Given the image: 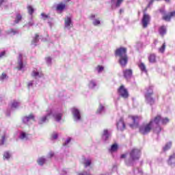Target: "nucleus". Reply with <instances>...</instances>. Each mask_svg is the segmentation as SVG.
<instances>
[{
  "mask_svg": "<svg viewBox=\"0 0 175 175\" xmlns=\"http://www.w3.org/2000/svg\"><path fill=\"white\" fill-rule=\"evenodd\" d=\"M120 158H122V159L126 158V154H122L120 156Z\"/></svg>",
  "mask_w": 175,
  "mask_h": 175,
  "instance_id": "nucleus-52",
  "label": "nucleus"
},
{
  "mask_svg": "<svg viewBox=\"0 0 175 175\" xmlns=\"http://www.w3.org/2000/svg\"><path fill=\"white\" fill-rule=\"evenodd\" d=\"M122 12H124V10H122V9L120 10V13H122Z\"/></svg>",
  "mask_w": 175,
  "mask_h": 175,
  "instance_id": "nucleus-57",
  "label": "nucleus"
},
{
  "mask_svg": "<svg viewBox=\"0 0 175 175\" xmlns=\"http://www.w3.org/2000/svg\"><path fill=\"white\" fill-rule=\"evenodd\" d=\"M154 94V91L152 90V87H149V89L148 90V92L145 94V99L147 102V103H149V105H154L155 103V99L152 98V95Z\"/></svg>",
  "mask_w": 175,
  "mask_h": 175,
  "instance_id": "nucleus-5",
  "label": "nucleus"
},
{
  "mask_svg": "<svg viewBox=\"0 0 175 175\" xmlns=\"http://www.w3.org/2000/svg\"><path fill=\"white\" fill-rule=\"evenodd\" d=\"M95 85H96V84L95 83V82H94V81H91L90 82V87H95Z\"/></svg>",
  "mask_w": 175,
  "mask_h": 175,
  "instance_id": "nucleus-46",
  "label": "nucleus"
},
{
  "mask_svg": "<svg viewBox=\"0 0 175 175\" xmlns=\"http://www.w3.org/2000/svg\"><path fill=\"white\" fill-rule=\"evenodd\" d=\"M72 113L74 116L75 120H77V121H80V120H81V115H80V111L77 108H72Z\"/></svg>",
  "mask_w": 175,
  "mask_h": 175,
  "instance_id": "nucleus-10",
  "label": "nucleus"
},
{
  "mask_svg": "<svg viewBox=\"0 0 175 175\" xmlns=\"http://www.w3.org/2000/svg\"><path fill=\"white\" fill-rule=\"evenodd\" d=\"M66 2H70V0H66Z\"/></svg>",
  "mask_w": 175,
  "mask_h": 175,
  "instance_id": "nucleus-58",
  "label": "nucleus"
},
{
  "mask_svg": "<svg viewBox=\"0 0 175 175\" xmlns=\"http://www.w3.org/2000/svg\"><path fill=\"white\" fill-rule=\"evenodd\" d=\"M2 32V30L1 29H0V33Z\"/></svg>",
  "mask_w": 175,
  "mask_h": 175,
  "instance_id": "nucleus-59",
  "label": "nucleus"
},
{
  "mask_svg": "<svg viewBox=\"0 0 175 175\" xmlns=\"http://www.w3.org/2000/svg\"><path fill=\"white\" fill-rule=\"evenodd\" d=\"M101 137L103 140L105 141L107 140V139L110 137V133H109V130L105 129L103 131Z\"/></svg>",
  "mask_w": 175,
  "mask_h": 175,
  "instance_id": "nucleus-17",
  "label": "nucleus"
},
{
  "mask_svg": "<svg viewBox=\"0 0 175 175\" xmlns=\"http://www.w3.org/2000/svg\"><path fill=\"white\" fill-rule=\"evenodd\" d=\"M51 116V113H48L46 116L42 117L40 120V124H43L44 122H46L47 121V118Z\"/></svg>",
  "mask_w": 175,
  "mask_h": 175,
  "instance_id": "nucleus-25",
  "label": "nucleus"
},
{
  "mask_svg": "<svg viewBox=\"0 0 175 175\" xmlns=\"http://www.w3.org/2000/svg\"><path fill=\"white\" fill-rule=\"evenodd\" d=\"M167 163L169 166H172V167H175V153L169 156Z\"/></svg>",
  "mask_w": 175,
  "mask_h": 175,
  "instance_id": "nucleus-12",
  "label": "nucleus"
},
{
  "mask_svg": "<svg viewBox=\"0 0 175 175\" xmlns=\"http://www.w3.org/2000/svg\"><path fill=\"white\" fill-rule=\"evenodd\" d=\"M54 118H55V121H57L59 122V121H61V120H62V113L55 114Z\"/></svg>",
  "mask_w": 175,
  "mask_h": 175,
  "instance_id": "nucleus-27",
  "label": "nucleus"
},
{
  "mask_svg": "<svg viewBox=\"0 0 175 175\" xmlns=\"http://www.w3.org/2000/svg\"><path fill=\"white\" fill-rule=\"evenodd\" d=\"M154 1H155V0H150L149 2V4L152 5V3H154Z\"/></svg>",
  "mask_w": 175,
  "mask_h": 175,
  "instance_id": "nucleus-54",
  "label": "nucleus"
},
{
  "mask_svg": "<svg viewBox=\"0 0 175 175\" xmlns=\"http://www.w3.org/2000/svg\"><path fill=\"white\" fill-rule=\"evenodd\" d=\"M45 163H46V159H44V157H40L38 160V163L40 166H43V165H44Z\"/></svg>",
  "mask_w": 175,
  "mask_h": 175,
  "instance_id": "nucleus-26",
  "label": "nucleus"
},
{
  "mask_svg": "<svg viewBox=\"0 0 175 175\" xmlns=\"http://www.w3.org/2000/svg\"><path fill=\"white\" fill-rule=\"evenodd\" d=\"M103 69H105V68H103V66H98L97 67V70L99 73H100V72H102V70H103Z\"/></svg>",
  "mask_w": 175,
  "mask_h": 175,
  "instance_id": "nucleus-43",
  "label": "nucleus"
},
{
  "mask_svg": "<svg viewBox=\"0 0 175 175\" xmlns=\"http://www.w3.org/2000/svg\"><path fill=\"white\" fill-rule=\"evenodd\" d=\"M150 6H151V4L148 3L147 7L144 10V15L142 19L143 28H147V27H148V24H150V21H151V16H150L148 14L146 13Z\"/></svg>",
  "mask_w": 175,
  "mask_h": 175,
  "instance_id": "nucleus-3",
  "label": "nucleus"
},
{
  "mask_svg": "<svg viewBox=\"0 0 175 175\" xmlns=\"http://www.w3.org/2000/svg\"><path fill=\"white\" fill-rule=\"evenodd\" d=\"M117 129L118 131H125L126 125L125 122L124 121V118H120L116 124Z\"/></svg>",
  "mask_w": 175,
  "mask_h": 175,
  "instance_id": "nucleus-7",
  "label": "nucleus"
},
{
  "mask_svg": "<svg viewBox=\"0 0 175 175\" xmlns=\"http://www.w3.org/2000/svg\"><path fill=\"white\" fill-rule=\"evenodd\" d=\"M169 118H161L162 125H166L167 124H169Z\"/></svg>",
  "mask_w": 175,
  "mask_h": 175,
  "instance_id": "nucleus-33",
  "label": "nucleus"
},
{
  "mask_svg": "<svg viewBox=\"0 0 175 175\" xmlns=\"http://www.w3.org/2000/svg\"><path fill=\"white\" fill-rule=\"evenodd\" d=\"M3 2H5L4 0H0V6L3 3Z\"/></svg>",
  "mask_w": 175,
  "mask_h": 175,
  "instance_id": "nucleus-55",
  "label": "nucleus"
},
{
  "mask_svg": "<svg viewBox=\"0 0 175 175\" xmlns=\"http://www.w3.org/2000/svg\"><path fill=\"white\" fill-rule=\"evenodd\" d=\"M140 155H142V150L139 148H133L130 153V161H139L140 159Z\"/></svg>",
  "mask_w": 175,
  "mask_h": 175,
  "instance_id": "nucleus-4",
  "label": "nucleus"
},
{
  "mask_svg": "<svg viewBox=\"0 0 175 175\" xmlns=\"http://www.w3.org/2000/svg\"><path fill=\"white\" fill-rule=\"evenodd\" d=\"M46 61L48 64H51V57H46Z\"/></svg>",
  "mask_w": 175,
  "mask_h": 175,
  "instance_id": "nucleus-47",
  "label": "nucleus"
},
{
  "mask_svg": "<svg viewBox=\"0 0 175 175\" xmlns=\"http://www.w3.org/2000/svg\"><path fill=\"white\" fill-rule=\"evenodd\" d=\"M171 148H172V142H168L163 147V151H167V150H170Z\"/></svg>",
  "mask_w": 175,
  "mask_h": 175,
  "instance_id": "nucleus-28",
  "label": "nucleus"
},
{
  "mask_svg": "<svg viewBox=\"0 0 175 175\" xmlns=\"http://www.w3.org/2000/svg\"><path fill=\"white\" fill-rule=\"evenodd\" d=\"M36 76H39V72H36V71L33 70V73H32V77H36Z\"/></svg>",
  "mask_w": 175,
  "mask_h": 175,
  "instance_id": "nucleus-44",
  "label": "nucleus"
},
{
  "mask_svg": "<svg viewBox=\"0 0 175 175\" xmlns=\"http://www.w3.org/2000/svg\"><path fill=\"white\" fill-rule=\"evenodd\" d=\"M161 131L162 127H161L159 124H157L156 127H154V125H152V129L151 132H153V133H156V135H159Z\"/></svg>",
  "mask_w": 175,
  "mask_h": 175,
  "instance_id": "nucleus-15",
  "label": "nucleus"
},
{
  "mask_svg": "<svg viewBox=\"0 0 175 175\" xmlns=\"http://www.w3.org/2000/svg\"><path fill=\"white\" fill-rule=\"evenodd\" d=\"M122 2H124V0H117L116 3V8H120V6H121V3Z\"/></svg>",
  "mask_w": 175,
  "mask_h": 175,
  "instance_id": "nucleus-36",
  "label": "nucleus"
},
{
  "mask_svg": "<svg viewBox=\"0 0 175 175\" xmlns=\"http://www.w3.org/2000/svg\"><path fill=\"white\" fill-rule=\"evenodd\" d=\"M39 42V34L36 33L35 37L33 38L32 43H38Z\"/></svg>",
  "mask_w": 175,
  "mask_h": 175,
  "instance_id": "nucleus-34",
  "label": "nucleus"
},
{
  "mask_svg": "<svg viewBox=\"0 0 175 175\" xmlns=\"http://www.w3.org/2000/svg\"><path fill=\"white\" fill-rule=\"evenodd\" d=\"M12 107L14 108V109H16V108L18 107V103L16 101H14L12 103Z\"/></svg>",
  "mask_w": 175,
  "mask_h": 175,
  "instance_id": "nucleus-37",
  "label": "nucleus"
},
{
  "mask_svg": "<svg viewBox=\"0 0 175 175\" xmlns=\"http://www.w3.org/2000/svg\"><path fill=\"white\" fill-rule=\"evenodd\" d=\"M129 118L133 121L132 124H129L130 128L132 129L138 128L139 133L141 135H148V133L152 131V125H154V124L159 125V123L162 120V116H161V115H157L148 123L144 122L140 126H139V123L140 122V120H142V117L138 116H130Z\"/></svg>",
  "mask_w": 175,
  "mask_h": 175,
  "instance_id": "nucleus-1",
  "label": "nucleus"
},
{
  "mask_svg": "<svg viewBox=\"0 0 175 175\" xmlns=\"http://www.w3.org/2000/svg\"><path fill=\"white\" fill-rule=\"evenodd\" d=\"M5 54H6L5 51L1 52L0 53V58H2V57L5 56Z\"/></svg>",
  "mask_w": 175,
  "mask_h": 175,
  "instance_id": "nucleus-51",
  "label": "nucleus"
},
{
  "mask_svg": "<svg viewBox=\"0 0 175 175\" xmlns=\"http://www.w3.org/2000/svg\"><path fill=\"white\" fill-rule=\"evenodd\" d=\"M105 110V107L102 104L99 105L98 109L96 111L97 114H100Z\"/></svg>",
  "mask_w": 175,
  "mask_h": 175,
  "instance_id": "nucleus-29",
  "label": "nucleus"
},
{
  "mask_svg": "<svg viewBox=\"0 0 175 175\" xmlns=\"http://www.w3.org/2000/svg\"><path fill=\"white\" fill-rule=\"evenodd\" d=\"M27 13H29L30 16H33V13H35V9L33 8V7H32V5H28L27 6Z\"/></svg>",
  "mask_w": 175,
  "mask_h": 175,
  "instance_id": "nucleus-18",
  "label": "nucleus"
},
{
  "mask_svg": "<svg viewBox=\"0 0 175 175\" xmlns=\"http://www.w3.org/2000/svg\"><path fill=\"white\" fill-rule=\"evenodd\" d=\"M33 85V83L32 81H30L27 84V87L29 88V87H32Z\"/></svg>",
  "mask_w": 175,
  "mask_h": 175,
  "instance_id": "nucleus-49",
  "label": "nucleus"
},
{
  "mask_svg": "<svg viewBox=\"0 0 175 175\" xmlns=\"http://www.w3.org/2000/svg\"><path fill=\"white\" fill-rule=\"evenodd\" d=\"M138 67L139 68L140 70H142V72H147V69L146 68V65L144 64V63H140L139 64H138Z\"/></svg>",
  "mask_w": 175,
  "mask_h": 175,
  "instance_id": "nucleus-22",
  "label": "nucleus"
},
{
  "mask_svg": "<svg viewBox=\"0 0 175 175\" xmlns=\"http://www.w3.org/2000/svg\"><path fill=\"white\" fill-rule=\"evenodd\" d=\"M72 140V139H70V137L68 138L65 143L63 144V146H68L70 143V141Z\"/></svg>",
  "mask_w": 175,
  "mask_h": 175,
  "instance_id": "nucleus-39",
  "label": "nucleus"
},
{
  "mask_svg": "<svg viewBox=\"0 0 175 175\" xmlns=\"http://www.w3.org/2000/svg\"><path fill=\"white\" fill-rule=\"evenodd\" d=\"M31 120H35V116L33 114H30L29 116H25L23 118V124H28Z\"/></svg>",
  "mask_w": 175,
  "mask_h": 175,
  "instance_id": "nucleus-13",
  "label": "nucleus"
},
{
  "mask_svg": "<svg viewBox=\"0 0 175 175\" xmlns=\"http://www.w3.org/2000/svg\"><path fill=\"white\" fill-rule=\"evenodd\" d=\"M175 17V10L170 12L168 14H165L162 16V20L164 21L170 22L172 21V18Z\"/></svg>",
  "mask_w": 175,
  "mask_h": 175,
  "instance_id": "nucleus-8",
  "label": "nucleus"
},
{
  "mask_svg": "<svg viewBox=\"0 0 175 175\" xmlns=\"http://www.w3.org/2000/svg\"><path fill=\"white\" fill-rule=\"evenodd\" d=\"M160 13H162V14H165V12L164 10H160Z\"/></svg>",
  "mask_w": 175,
  "mask_h": 175,
  "instance_id": "nucleus-53",
  "label": "nucleus"
},
{
  "mask_svg": "<svg viewBox=\"0 0 175 175\" xmlns=\"http://www.w3.org/2000/svg\"><path fill=\"white\" fill-rule=\"evenodd\" d=\"M28 136H29V134H27L25 132H22L20 135V139H21V140H28Z\"/></svg>",
  "mask_w": 175,
  "mask_h": 175,
  "instance_id": "nucleus-23",
  "label": "nucleus"
},
{
  "mask_svg": "<svg viewBox=\"0 0 175 175\" xmlns=\"http://www.w3.org/2000/svg\"><path fill=\"white\" fill-rule=\"evenodd\" d=\"M53 157H54V152H49V157L53 158Z\"/></svg>",
  "mask_w": 175,
  "mask_h": 175,
  "instance_id": "nucleus-50",
  "label": "nucleus"
},
{
  "mask_svg": "<svg viewBox=\"0 0 175 175\" xmlns=\"http://www.w3.org/2000/svg\"><path fill=\"white\" fill-rule=\"evenodd\" d=\"M65 8H66V5H65V3H60L57 4L56 10H59V11H62V10H65Z\"/></svg>",
  "mask_w": 175,
  "mask_h": 175,
  "instance_id": "nucleus-20",
  "label": "nucleus"
},
{
  "mask_svg": "<svg viewBox=\"0 0 175 175\" xmlns=\"http://www.w3.org/2000/svg\"><path fill=\"white\" fill-rule=\"evenodd\" d=\"M111 2H114V0H111Z\"/></svg>",
  "mask_w": 175,
  "mask_h": 175,
  "instance_id": "nucleus-60",
  "label": "nucleus"
},
{
  "mask_svg": "<svg viewBox=\"0 0 175 175\" xmlns=\"http://www.w3.org/2000/svg\"><path fill=\"white\" fill-rule=\"evenodd\" d=\"M83 164L84 165L85 167H88V166H91V160L84 158Z\"/></svg>",
  "mask_w": 175,
  "mask_h": 175,
  "instance_id": "nucleus-21",
  "label": "nucleus"
},
{
  "mask_svg": "<svg viewBox=\"0 0 175 175\" xmlns=\"http://www.w3.org/2000/svg\"><path fill=\"white\" fill-rule=\"evenodd\" d=\"M52 139H53V140L58 139V134L57 133L52 134Z\"/></svg>",
  "mask_w": 175,
  "mask_h": 175,
  "instance_id": "nucleus-41",
  "label": "nucleus"
},
{
  "mask_svg": "<svg viewBox=\"0 0 175 175\" xmlns=\"http://www.w3.org/2000/svg\"><path fill=\"white\" fill-rule=\"evenodd\" d=\"M3 158V159H9L10 158V153L9 152H5Z\"/></svg>",
  "mask_w": 175,
  "mask_h": 175,
  "instance_id": "nucleus-35",
  "label": "nucleus"
},
{
  "mask_svg": "<svg viewBox=\"0 0 175 175\" xmlns=\"http://www.w3.org/2000/svg\"><path fill=\"white\" fill-rule=\"evenodd\" d=\"M21 20H23V16L20 14H17L14 21L15 24H18Z\"/></svg>",
  "mask_w": 175,
  "mask_h": 175,
  "instance_id": "nucleus-24",
  "label": "nucleus"
},
{
  "mask_svg": "<svg viewBox=\"0 0 175 175\" xmlns=\"http://www.w3.org/2000/svg\"><path fill=\"white\" fill-rule=\"evenodd\" d=\"M117 150H118V145L117 144H112L111 147V150L112 151V152H116Z\"/></svg>",
  "mask_w": 175,
  "mask_h": 175,
  "instance_id": "nucleus-30",
  "label": "nucleus"
},
{
  "mask_svg": "<svg viewBox=\"0 0 175 175\" xmlns=\"http://www.w3.org/2000/svg\"><path fill=\"white\" fill-rule=\"evenodd\" d=\"M41 16L42 17V19L44 20H47V18H49V15L45 14L44 13H41Z\"/></svg>",
  "mask_w": 175,
  "mask_h": 175,
  "instance_id": "nucleus-38",
  "label": "nucleus"
},
{
  "mask_svg": "<svg viewBox=\"0 0 175 175\" xmlns=\"http://www.w3.org/2000/svg\"><path fill=\"white\" fill-rule=\"evenodd\" d=\"M133 75V70L131 68H126L123 70V76L126 80H129Z\"/></svg>",
  "mask_w": 175,
  "mask_h": 175,
  "instance_id": "nucleus-9",
  "label": "nucleus"
},
{
  "mask_svg": "<svg viewBox=\"0 0 175 175\" xmlns=\"http://www.w3.org/2000/svg\"><path fill=\"white\" fill-rule=\"evenodd\" d=\"M94 25H99L100 24V21L98 19H95L93 22Z\"/></svg>",
  "mask_w": 175,
  "mask_h": 175,
  "instance_id": "nucleus-40",
  "label": "nucleus"
},
{
  "mask_svg": "<svg viewBox=\"0 0 175 175\" xmlns=\"http://www.w3.org/2000/svg\"><path fill=\"white\" fill-rule=\"evenodd\" d=\"M18 61H23V54L20 53L18 57Z\"/></svg>",
  "mask_w": 175,
  "mask_h": 175,
  "instance_id": "nucleus-48",
  "label": "nucleus"
},
{
  "mask_svg": "<svg viewBox=\"0 0 175 175\" xmlns=\"http://www.w3.org/2000/svg\"><path fill=\"white\" fill-rule=\"evenodd\" d=\"M24 68V64L23 63V61H19L18 62V67L17 69L18 70H21Z\"/></svg>",
  "mask_w": 175,
  "mask_h": 175,
  "instance_id": "nucleus-32",
  "label": "nucleus"
},
{
  "mask_svg": "<svg viewBox=\"0 0 175 175\" xmlns=\"http://www.w3.org/2000/svg\"><path fill=\"white\" fill-rule=\"evenodd\" d=\"M6 77H8V75H6V74L3 72L0 77V80H5Z\"/></svg>",
  "mask_w": 175,
  "mask_h": 175,
  "instance_id": "nucleus-42",
  "label": "nucleus"
},
{
  "mask_svg": "<svg viewBox=\"0 0 175 175\" xmlns=\"http://www.w3.org/2000/svg\"><path fill=\"white\" fill-rule=\"evenodd\" d=\"M148 61L150 64H155L157 62V55L150 53L148 56Z\"/></svg>",
  "mask_w": 175,
  "mask_h": 175,
  "instance_id": "nucleus-16",
  "label": "nucleus"
},
{
  "mask_svg": "<svg viewBox=\"0 0 175 175\" xmlns=\"http://www.w3.org/2000/svg\"><path fill=\"white\" fill-rule=\"evenodd\" d=\"M64 25L66 28H68V29H70V28H73V22H72V18L70 17H66L64 19Z\"/></svg>",
  "mask_w": 175,
  "mask_h": 175,
  "instance_id": "nucleus-11",
  "label": "nucleus"
},
{
  "mask_svg": "<svg viewBox=\"0 0 175 175\" xmlns=\"http://www.w3.org/2000/svg\"><path fill=\"white\" fill-rule=\"evenodd\" d=\"M118 94H119V96H121V98H123V99H128V98H129L128 89L125 88L124 85H122L118 88Z\"/></svg>",
  "mask_w": 175,
  "mask_h": 175,
  "instance_id": "nucleus-6",
  "label": "nucleus"
},
{
  "mask_svg": "<svg viewBox=\"0 0 175 175\" xmlns=\"http://www.w3.org/2000/svg\"><path fill=\"white\" fill-rule=\"evenodd\" d=\"M91 18H95V14H92V15H91Z\"/></svg>",
  "mask_w": 175,
  "mask_h": 175,
  "instance_id": "nucleus-56",
  "label": "nucleus"
},
{
  "mask_svg": "<svg viewBox=\"0 0 175 175\" xmlns=\"http://www.w3.org/2000/svg\"><path fill=\"white\" fill-rule=\"evenodd\" d=\"M17 33H18V31L15 29H10L6 31L7 35H17Z\"/></svg>",
  "mask_w": 175,
  "mask_h": 175,
  "instance_id": "nucleus-19",
  "label": "nucleus"
},
{
  "mask_svg": "<svg viewBox=\"0 0 175 175\" xmlns=\"http://www.w3.org/2000/svg\"><path fill=\"white\" fill-rule=\"evenodd\" d=\"M166 49V43H163V45L159 49V53H165V49Z\"/></svg>",
  "mask_w": 175,
  "mask_h": 175,
  "instance_id": "nucleus-31",
  "label": "nucleus"
},
{
  "mask_svg": "<svg viewBox=\"0 0 175 175\" xmlns=\"http://www.w3.org/2000/svg\"><path fill=\"white\" fill-rule=\"evenodd\" d=\"M127 49L125 47H120L115 51V56L119 57V64L122 68H125L128 64Z\"/></svg>",
  "mask_w": 175,
  "mask_h": 175,
  "instance_id": "nucleus-2",
  "label": "nucleus"
},
{
  "mask_svg": "<svg viewBox=\"0 0 175 175\" xmlns=\"http://www.w3.org/2000/svg\"><path fill=\"white\" fill-rule=\"evenodd\" d=\"M167 32V29H166V26L162 25L159 27V35H161V36L162 37L165 36Z\"/></svg>",
  "mask_w": 175,
  "mask_h": 175,
  "instance_id": "nucleus-14",
  "label": "nucleus"
},
{
  "mask_svg": "<svg viewBox=\"0 0 175 175\" xmlns=\"http://www.w3.org/2000/svg\"><path fill=\"white\" fill-rule=\"evenodd\" d=\"M5 139H6V135H3L1 137V144H5Z\"/></svg>",
  "mask_w": 175,
  "mask_h": 175,
  "instance_id": "nucleus-45",
  "label": "nucleus"
}]
</instances>
